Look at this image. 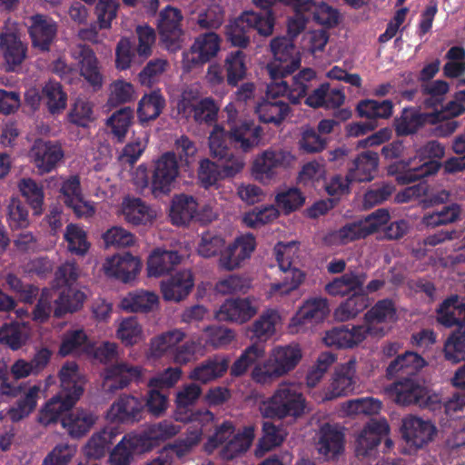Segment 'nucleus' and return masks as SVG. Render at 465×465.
<instances>
[{"mask_svg": "<svg viewBox=\"0 0 465 465\" xmlns=\"http://www.w3.org/2000/svg\"><path fill=\"white\" fill-rule=\"evenodd\" d=\"M19 190L33 209L34 214L40 215L43 213L45 198L43 187L33 179L27 178L20 181Z\"/></svg>", "mask_w": 465, "mask_h": 465, "instance_id": "nucleus-61", "label": "nucleus"}, {"mask_svg": "<svg viewBox=\"0 0 465 465\" xmlns=\"http://www.w3.org/2000/svg\"><path fill=\"white\" fill-rule=\"evenodd\" d=\"M379 164V155L372 151L359 154L349 167L347 178L350 181L363 183L374 178Z\"/></svg>", "mask_w": 465, "mask_h": 465, "instance_id": "nucleus-36", "label": "nucleus"}, {"mask_svg": "<svg viewBox=\"0 0 465 465\" xmlns=\"http://www.w3.org/2000/svg\"><path fill=\"white\" fill-rule=\"evenodd\" d=\"M229 142V130L221 124H214L209 135V149L211 155L215 159H223L231 152Z\"/></svg>", "mask_w": 465, "mask_h": 465, "instance_id": "nucleus-60", "label": "nucleus"}, {"mask_svg": "<svg viewBox=\"0 0 465 465\" xmlns=\"http://www.w3.org/2000/svg\"><path fill=\"white\" fill-rule=\"evenodd\" d=\"M143 368L126 362L111 364L104 370V380L112 391L123 390L132 382H139L142 379Z\"/></svg>", "mask_w": 465, "mask_h": 465, "instance_id": "nucleus-27", "label": "nucleus"}, {"mask_svg": "<svg viewBox=\"0 0 465 465\" xmlns=\"http://www.w3.org/2000/svg\"><path fill=\"white\" fill-rule=\"evenodd\" d=\"M370 304L369 297L365 293L364 286L361 291H357L342 302L335 310L334 315L338 321L346 322L355 318Z\"/></svg>", "mask_w": 465, "mask_h": 465, "instance_id": "nucleus-45", "label": "nucleus"}, {"mask_svg": "<svg viewBox=\"0 0 465 465\" xmlns=\"http://www.w3.org/2000/svg\"><path fill=\"white\" fill-rule=\"evenodd\" d=\"M141 268V260L132 255L130 252H124L123 255H114L108 258L104 264L106 276L119 280L124 283L134 280L140 272Z\"/></svg>", "mask_w": 465, "mask_h": 465, "instance_id": "nucleus-22", "label": "nucleus"}, {"mask_svg": "<svg viewBox=\"0 0 465 465\" xmlns=\"http://www.w3.org/2000/svg\"><path fill=\"white\" fill-rule=\"evenodd\" d=\"M273 61L268 64V71L272 81L284 80L301 65V55L293 41L286 36L274 37L270 44Z\"/></svg>", "mask_w": 465, "mask_h": 465, "instance_id": "nucleus-7", "label": "nucleus"}, {"mask_svg": "<svg viewBox=\"0 0 465 465\" xmlns=\"http://www.w3.org/2000/svg\"><path fill=\"white\" fill-rule=\"evenodd\" d=\"M367 334L368 330L363 325H352L351 328L342 325L328 331L323 337V341L327 346L352 348L361 343Z\"/></svg>", "mask_w": 465, "mask_h": 465, "instance_id": "nucleus-30", "label": "nucleus"}, {"mask_svg": "<svg viewBox=\"0 0 465 465\" xmlns=\"http://www.w3.org/2000/svg\"><path fill=\"white\" fill-rule=\"evenodd\" d=\"M256 313V308L249 298L227 299L215 312L219 322L243 323Z\"/></svg>", "mask_w": 465, "mask_h": 465, "instance_id": "nucleus-28", "label": "nucleus"}, {"mask_svg": "<svg viewBox=\"0 0 465 465\" xmlns=\"http://www.w3.org/2000/svg\"><path fill=\"white\" fill-rule=\"evenodd\" d=\"M425 365L426 361L420 355L406 351L390 362L386 369V376L391 379L399 373L405 374L406 376L413 375Z\"/></svg>", "mask_w": 465, "mask_h": 465, "instance_id": "nucleus-42", "label": "nucleus"}, {"mask_svg": "<svg viewBox=\"0 0 465 465\" xmlns=\"http://www.w3.org/2000/svg\"><path fill=\"white\" fill-rule=\"evenodd\" d=\"M61 391L58 394L76 402L84 392V381L76 362L67 361L59 371Z\"/></svg>", "mask_w": 465, "mask_h": 465, "instance_id": "nucleus-33", "label": "nucleus"}, {"mask_svg": "<svg viewBox=\"0 0 465 465\" xmlns=\"http://www.w3.org/2000/svg\"><path fill=\"white\" fill-rule=\"evenodd\" d=\"M181 262V255L177 251L156 249L148 258V275L159 277L168 273Z\"/></svg>", "mask_w": 465, "mask_h": 465, "instance_id": "nucleus-41", "label": "nucleus"}, {"mask_svg": "<svg viewBox=\"0 0 465 465\" xmlns=\"http://www.w3.org/2000/svg\"><path fill=\"white\" fill-rule=\"evenodd\" d=\"M255 247L256 241L251 233L236 238L227 248L223 249L219 258L220 267L227 271L239 268L243 261L251 257Z\"/></svg>", "mask_w": 465, "mask_h": 465, "instance_id": "nucleus-16", "label": "nucleus"}, {"mask_svg": "<svg viewBox=\"0 0 465 465\" xmlns=\"http://www.w3.org/2000/svg\"><path fill=\"white\" fill-rule=\"evenodd\" d=\"M223 67L226 74V84L232 87L238 86L246 77V54L241 50L229 52Z\"/></svg>", "mask_w": 465, "mask_h": 465, "instance_id": "nucleus-46", "label": "nucleus"}, {"mask_svg": "<svg viewBox=\"0 0 465 465\" xmlns=\"http://www.w3.org/2000/svg\"><path fill=\"white\" fill-rule=\"evenodd\" d=\"M177 108L180 114L186 118L192 117L198 124L210 126L217 122L219 106L211 97L195 103L183 99L178 103Z\"/></svg>", "mask_w": 465, "mask_h": 465, "instance_id": "nucleus-21", "label": "nucleus"}, {"mask_svg": "<svg viewBox=\"0 0 465 465\" xmlns=\"http://www.w3.org/2000/svg\"><path fill=\"white\" fill-rule=\"evenodd\" d=\"M92 346L87 334L84 330L67 331L62 339L59 354L63 357L70 354L86 351Z\"/></svg>", "mask_w": 465, "mask_h": 465, "instance_id": "nucleus-54", "label": "nucleus"}, {"mask_svg": "<svg viewBox=\"0 0 465 465\" xmlns=\"http://www.w3.org/2000/svg\"><path fill=\"white\" fill-rule=\"evenodd\" d=\"M182 371L180 368H167L163 372L149 379L148 391L143 400L144 411L154 418L163 416L169 406L168 391L180 380Z\"/></svg>", "mask_w": 465, "mask_h": 465, "instance_id": "nucleus-5", "label": "nucleus"}, {"mask_svg": "<svg viewBox=\"0 0 465 465\" xmlns=\"http://www.w3.org/2000/svg\"><path fill=\"white\" fill-rule=\"evenodd\" d=\"M27 48L19 35L10 30L0 34V54L6 64L7 71H15L26 56Z\"/></svg>", "mask_w": 465, "mask_h": 465, "instance_id": "nucleus-29", "label": "nucleus"}, {"mask_svg": "<svg viewBox=\"0 0 465 465\" xmlns=\"http://www.w3.org/2000/svg\"><path fill=\"white\" fill-rule=\"evenodd\" d=\"M165 105V100L159 90L144 94L138 104L137 114L141 122L156 119Z\"/></svg>", "mask_w": 465, "mask_h": 465, "instance_id": "nucleus-53", "label": "nucleus"}, {"mask_svg": "<svg viewBox=\"0 0 465 465\" xmlns=\"http://www.w3.org/2000/svg\"><path fill=\"white\" fill-rule=\"evenodd\" d=\"M393 108L394 104L389 99H364L358 103L356 110L360 117L378 123L379 119H389L392 115Z\"/></svg>", "mask_w": 465, "mask_h": 465, "instance_id": "nucleus-48", "label": "nucleus"}, {"mask_svg": "<svg viewBox=\"0 0 465 465\" xmlns=\"http://www.w3.org/2000/svg\"><path fill=\"white\" fill-rule=\"evenodd\" d=\"M28 33L35 48L42 52L50 51L51 45L56 38L58 25L45 15H35L30 17Z\"/></svg>", "mask_w": 465, "mask_h": 465, "instance_id": "nucleus-20", "label": "nucleus"}, {"mask_svg": "<svg viewBox=\"0 0 465 465\" xmlns=\"http://www.w3.org/2000/svg\"><path fill=\"white\" fill-rule=\"evenodd\" d=\"M402 437L406 442L415 449H421L433 440L437 434L436 426L415 416H408L402 420Z\"/></svg>", "mask_w": 465, "mask_h": 465, "instance_id": "nucleus-17", "label": "nucleus"}, {"mask_svg": "<svg viewBox=\"0 0 465 465\" xmlns=\"http://www.w3.org/2000/svg\"><path fill=\"white\" fill-rule=\"evenodd\" d=\"M141 440L142 436L129 438L124 436L110 454L109 460L111 465H130L133 450L136 449Z\"/></svg>", "mask_w": 465, "mask_h": 465, "instance_id": "nucleus-62", "label": "nucleus"}, {"mask_svg": "<svg viewBox=\"0 0 465 465\" xmlns=\"http://www.w3.org/2000/svg\"><path fill=\"white\" fill-rule=\"evenodd\" d=\"M444 154L445 147L440 143L435 140L429 141L420 149V155L428 159V161L418 168L411 169L398 175V182L402 184H409L423 177L435 174L441 167L440 160Z\"/></svg>", "mask_w": 465, "mask_h": 465, "instance_id": "nucleus-11", "label": "nucleus"}, {"mask_svg": "<svg viewBox=\"0 0 465 465\" xmlns=\"http://www.w3.org/2000/svg\"><path fill=\"white\" fill-rule=\"evenodd\" d=\"M225 112L231 146L243 153L252 151L260 144L262 128L253 120L238 118V112L232 104H228Z\"/></svg>", "mask_w": 465, "mask_h": 465, "instance_id": "nucleus-4", "label": "nucleus"}, {"mask_svg": "<svg viewBox=\"0 0 465 465\" xmlns=\"http://www.w3.org/2000/svg\"><path fill=\"white\" fill-rule=\"evenodd\" d=\"M396 403L407 406L423 405L427 398V390L417 380V373L400 377L387 389Z\"/></svg>", "mask_w": 465, "mask_h": 465, "instance_id": "nucleus-14", "label": "nucleus"}, {"mask_svg": "<svg viewBox=\"0 0 465 465\" xmlns=\"http://www.w3.org/2000/svg\"><path fill=\"white\" fill-rule=\"evenodd\" d=\"M41 98L53 115L61 114L67 104V94L56 81L50 80L44 85Z\"/></svg>", "mask_w": 465, "mask_h": 465, "instance_id": "nucleus-49", "label": "nucleus"}, {"mask_svg": "<svg viewBox=\"0 0 465 465\" xmlns=\"http://www.w3.org/2000/svg\"><path fill=\"white\" fill-rule=\"evenodd\" d=\"M437 322L447 328L465 324V299L452 294L443 300L437 309Z\"/></svg>", "mask_w": 465, "mask_h": 465, "instance_id": "nucleus-32", "label": "nucleus"}, {"mask_svg": "<svg viewBox=\"0 0 465 465\" xmlns=\"http://www.w3.org/2000/svg\"><path fill=\"white\" fill-rule=\"evenodd\" d=\"M444 358L456 364L465 361V324L451 331L444 342Z\"/></svg>", "mask_w": 465, "mask_h": 465, "instance_id": "nucleus-52", "label": "nucleus"}, {"mask_svg": "<svg viewBox=\"0 0 465 465\" xmlns=\"http://www.w3.org/2000/svg\"><path fill=\"white\" fill-rule=\"evenodd\" d=\"M329 313L328 302L326 299L315 298L307 301L297 312L296 318L300 323L320 322Z\"/></svg>", "mask_w": 465, "mask_h": 465, "instance_id": "nucleus-56", "label": "nucleus"}, {"mask_svg": "<svg viewBox=\"0 0 465 465\" xmlns=\"http://www.w3.org/2000/svg\"><path fill=\"white\" fill-rule=\"evenodd\" d=\"M71 399H67L60 394L50 399L39 411L37 420L44 426L56 423L64 416V413L69 411L75 404Z\"/></svg>", "mask_w": 465, "mask_h": 465, "instance_id": "nucleus-43", "label": "nucleus"}, {"mask_svg": "<svg viewBox=\"0 0 465 465\" xmlns=\"http://www.w3.org/2000/svg\"><path fill=\"white\" fill-rule=\"evenodd\" d=\"M397 319V310L394 302L391 299L385 298L379 300L364 314L368 334L371 336L382 337L386 334V330L380 327L381 323L393 322Z\"/></svg>", "mask_w": 465, "mask_h": 465, "instance_id": "nucleus-18", "label": "nucleus"}, {"mask_svg": "<svg viewBox=\"0 0 465 465\" xmlns=\"http://www.w3.org/2000/svg\"><path fill=\"white\" fill-rule=\"evenodd\" d=\"M112 433L107 430L94 433L84 446L85 456L94 460L104 457L112 445Z\"/></svg>", "mask_w": 465, "mask_h": 465, "instance_id": "nucleus-63", "label": "nucleus"}, {"mask_svg": "<svg viewBox=\"0 0 465 465\" xmlns=\"http://www.w3.org/2000/svg\"><path fill=\"white\" fill-rule=\"evenodd\" d=\"M295 157L285 150H266L253 161L252 173L255 180L269 183L276 175L278 168H287Z\"/></svg>", "mask_w": 465, "mask_h": 465, "instance_id": "nucleus-12", "label": "nucleus"}, {"mask_svg": "<svg viewBox=\"0 0 465 465\" xmlns=\"http://www.w3.org/2000/svg\"><path fill=\"white\" fill-rule=\"evenodd\" d=\"M202 389L195 383L185 385L176 394L174 419L183 423L197 422L203 426L214 418L213 412L208 410H192V406L198 400Z\"/></svg>", "mask_w": 465, "mask_h": 465, "instance_id": "nucleus-9", "label": "nucleus"}, {"mask_svg": "<svg viewBox=\"0 0 465 465\" xmlns=\"http://www.w3.org/2000/svg\"><path fill=\"white\" fill-rule=\"evenodd\" d=\"M77 61L80 74L94 91L102 88L104 76L101 73L98 59L93 49L86 45H78L73 52Z\"/></svg>", "mask_w": 465, "mask_h": 465, "instance_id": "nucleus-23", "label": "nucleus"}, {"mask_svg": "<svg viewBox=\"0 0 465 465\" xmlns=\"http://www.w3.org/2000/svg\"><path fill=\"white\" fill-rule=\"evenodd\" d=\"M317 450L326 459H334L344 450V434L330 424L320 430Z\"/></svg>", "mask_w": 465, "mask_h": 465, "instance_id": "nucleus-39", "label": "nucleus"}, {"mask_svg": "<svg viewBox=\"0 0 465 465\" xmlns=\"http://www.w3.org/2000/svg\"><path fill=\"white\" fill-rule=\"evenodd\" d=\"M264 355V349L259 344L248 346L230 368L232 377L243 375L247 370Z\"/></svg>", "mask_w": 465, "mask_h": 465, "instance_id": "nucleus-59", "label": "nucleus"}, {"mask_svg": "<svg viewBox=\"0 0 465 465\" xmlns=\"http://www.w3.org/2000/svg\"><path fill=\"white\" fill-rule=\"evenodd\" d=\"M194 286V279L190 270H182L162 281L161 292L165 301L181 302L186 298Z\"/></svg>", "mask_w": 465, "mask_h": 465, "instance_id": "nucleus-26", "label": "nucleus"}, {"mask_svg": "<svg viewBox=\"0 0 465 465\" xmlns=\"http://www.w3.org/2000/svg\"><path fill=\"white\" fill-rule=\"evenodd\" d=\"M95 420L96 416L92 411L77 409L65 414L61 424L71 438L80 439L89 432Z\"/></svg>", "mask_w": 465, "mask_h": 465, "instance_id": "nucleus-38", "label": "nucleus"}, {"mask_svg": "<svg viewBox=\"0 0 465 465\" xmlns=\"http://www.w3.org/2000/svg\"><path fill=\"white\" fill-rule=\"evenodd\" d=\"M252 30H256L262 36L272 35V19H262L253 11H244L226 26L225 35L232 45L246 48L250 44V34Z\"/></svg>", "mask_w": 465, "mask_h": 465, "instance_id": "nucleus-6", "label": "nucleus"}, {"mask_svg": "<svg viewBox=\"0 0 465 465\" xmlns=\"http://www.w3.org/2000/svg\"><path fill=\"white\" fill-rule=\"evenodd\" d=\"M301 358L302 351L298 345H287L274 349L271 361L284 375L296 367Z\"/></svg>", "mask_w": 465, "mask_h": 465, "instance_id": "nucleus-55", "label": "nucleus"}, {"mask_svg": "<svg viewBox=\"0 0 465 465\" xmlns=\"http://www.w3.org/2000/svg\"><path fill=\"white\" fill-rule=\"evenodd\" d=\"M170 218L175 225H186L196 220L202 222L196 199L188 194L174 195L170 208Z\"/></svg>", "mask_w": 465, "mask_h": 465, "instance_id": "nucleus-31", "label": "nucleus"}, {"mask_svg": "<svg viewBox=\"0 0 465 465\" xmlns=\"http://www.w3.org/2000/svg\"><path fill=\"white\" fill-rule=\"evenodd\" d=\"M390 427L385 419L371 420L362 429L355 444L356 457L366 463H371L378 456V446L389 434Z\"/></svg>", "mask_w": 465, "mask_h": 465, "instance_id": "nucleus-10", "label": "nucleus"}, {"mask_svg": "<svg viewBox=\"0 0 465 465\" xmlns=\"http://www.w3.org/2000/svg\"><path fill=\"white\" fill-rule=\"evenodd\" d=\"M441 113H420L413 107L404 108L399 117L394 119V129L398 136L416 134L427 123L435 124Z\"/></svg>", "mask_w": 465, "mask_h": 465, "instance_id": "nucleus-24", "label": "nucleus"}, {"mask_svg": "<svg viewBox=\"0 0 465 465\" xmlns=\"http://www.w3.org/2000/svg\"><path fill=\"white\" fill-rule=\"evenodd\" d=\"M144 411L143 400L133 395L124 394L110 408L114 420L121 422L138 421Z\"/></svg>", "mask_w": 465, "mask_h": 465, "instance_id": "nucleus-34", "label": "nucleus"}, {"mask_svg": "<svg viewBox=\"0 0 465 465\" xmlns=\"http://www.w3.org/2000/svg\"><path fill=\"white\" fill-rule=\"evenodd\" d=\"M315 77L316 73L313 69L304 68L292 76L291 84L285 80H272L267 85L265 98L255 109L260 121L265 124H280L291 111L289 104L281 97L286 96L292 104H301L307 94L308 83Z\"/></svg>", "mask_w": 465, "mask_h": 465, "instance_id": "nucleus-1", "label": "nucleus"}, {"mask_svg": "<svg viewBox=\"0 0 465 465\" xmlns=\"http://www.w3.org/2000/svg\"><path fill=\"white\" fill-rule=\"evenodd\" d=\"M124 220L133 225H146L156 217V213L149 204L137 197L127 196L122 203Z\"/></svg>", "mask_w": 465, "mask_h": 465, "instance_id": "nucleus-37", "label": "nucleus"}, {"mask_svg": "<svg viewBox=\"0 0 465 465\" xmlns=\"http://www.w3.org/2000/svg\"><path fill=\"white\" fill-rule=\"evenodd\" d=\"M278 319V313L272 310L260 315L250 328L252 340L256 339L259 341H268L275 332V325Z\"/></svg>", "mask_w": 465, "mask_h": 465, "instance_id": "nucleus-57", "label": "nucleus"}, {"mask_svg": "<svg viewBox=\"0 0 465 465\" xmlns=\"http://www.w3.org/2000/svg\"><path fill=\"white\" fill-rule=\"evenodd\" d=\"M183 15L177 8L167 6L160 13L158 30L164 47L173 53L183 45V32L181 27Z\"/></svg>", "mask_w": 465, "mask_h": 465, "instance_id": "nucleus-13", "label": "nucleus"}, {"mask_svg": "<svg viewBox=\"0 0 465 465\" xmlns=\"http://www.w3.org/2000/svg\"><path fill=\"white\" fill-rule=\"evenodd\" d=\"M252 439L253 430L250 427H245L242 431L237 432L236 435L223 445L220 451L221 458L225 460H232L245 453L251 447Z\"/></svg>", "mask_w": 465, "mask_h": 465, "instance_id": "nucleus-50", "label": "nucleus"}, {"mask_svg": "<svg viewBox=\"0 0 465 465\" xmlns=\"http://www.w3.org/2000/svg\"><path fill=\"white\" fill-rule=\"evenodd\" d=\"M158 297L153 292H139L130 293L125 297L122 305L123 308L130 312H148L157 303Z\"/></svg>", "mask_w": 465, "mask_h": 465, "instance_id": "nucleus-64", "label": "nucleus"}, {"mask_svg": "<svg viewBox=\"0 0 465 465\" xmlns=\"http://www.w3.org/2000/svg\"><path fill=\"white\" fill-rule=\"evenodd\" d=\"M221 49V38L213 32L200 34L190 48L183 52L182 64L184 72L202 67L217 56Z\"/></svg>", "mask_w": 465, "mask_h": 465, "instance_id": "nucleus-8", "label": "nucleus"}, {"mask_svg": "<svg viewBox=\"0 0 465 465\" xmlns=\"http://www.w3.org/2000/svg\"><path fill=\"white\" fill-rule=\"evenodd\" d=\"M184 338L185 333L179 329L165 331L152 339L151 354L156 358H161L164 355H171L173 358L175 349Z\"/></svg>", "mask_w": 465, "mask_h": 465, "instance_id": "nucleus-47", "label": "nucleus"}, {"mask_svg": "<svg viewBox=\"0 0 465 465\" xmlns=\"http://www.w3.org/2000/svg\"><path fill=\"white\" fill-rule=\"evenodd\" d=\"M134 118V111L129 106L115 111L107 120V126L117 142L123 143Z\"/></svg>", "mask_w": 465, "mask_h": 465, "instance_id": "nucleus-58", "label": "nucleus"}, {"mask_svg": "<svg viewBox=\"0 0 465 465\" xmlns=\"http://www.w3.org/2000/svg\"><path fill=\"white\" fill-rule=\"evenodd\" d=\"M179 175V163L174 152L163 153L153 163L151 181L149 182L146 168L140 165L136 173V183L142 188L151 185L154 197L168 194L174 187Z\"/></svg>", "mask_w": 465, "mask_h": 465, "instance_id": "nucleus-2", "label": "nucleus"}, {"mask_svg": "<svg viewBox=\"0 0 465 465\" xmlns=\"http://www.w3.org/2000/svg\"><path fill=\"white\" fill-rule=\"evenodd\" d=\"M288 246L278 242L274 247V253L280 270L283 272L281 282L272 283L271 291L281 294H289L292 291L299 288L305 279V273L298 268L292 267L289 257H285Z\"/></svg>", "mask_w": 465, "mask_h": 465, "instance_id": "nucleus-15", "label": "nucleus"}, {"mask_svg": "<svg viewBox=\"0 0 465 465\" xmlns=\"http://www.w3.org/2000/svg\"><path fill=\"white\" fill-rule=\"evenodd\" d=\"M85 300V294L72 288L62 291L57 299L54 301V316L62 318L68 312L78 311Z\"/></svg>", "mask_w": 465, "mask_h": 465, "instance_id": "nucleus-51", "label": "nucleus"}, {"mask_svg": "<svg viewBox=\"0 0 465 465\" xmlns=\"http://www.w3.org/2000/svg\"><path fill=\"white\" fill-rule=\"evenodd\" d=\"M355 361L352 360L339 366L332 375L331 382L324 389L322 400L332 401L352 392L355 387Z\"/></svg>", "mask_w": 465, "mask_h": 465, "instance_id": "nucleus-19", "label": "nucleus"}, {"mask_svg": "<svg viewBox=\"0 0 465 465\" xmlns=\"http://www.w3.org/2000/svg\"><path fill=\"white\" fill-rule=\"evenodd\" d=\"M260 410L265 418H298L304 413L305 399L293 384L282 383L273 394L262 403Z\"/></svg>", "mask_w": 465, "mask_h": 465, "instance_id": "nucleus-3", "label": "nucleus"}, {"mask_svg": "<svg viewBox=\"0 0 465 465\" xmlns=\"http://www.w3.org/2000/svg\"><path fill=\"white\" fill-rule=\"evenodd\" d=\"M366 279L367 274L365 272H348L328 282L324 291L333 297L349 296L357 291H361Z\"/></svg>", "mask_w": 465, "mask_h": 465, "instance_id": "nucleus-35", "label": "nucleus"}, {"mask_svg": "<svg viewBox=\"0 0 465 465\" xmlns=\"http://www.w3.org/2000/svg\"><path fill=\"white\" fill-rule=\"evenodd\" d=\"M31 155L38 173L44 174L52 172L57 166L64 157V151L56 143L36 140L32 147Z\"/></svg>", "mask_w": 465, "mask_h": 465, "instance_id": "nucleus-25", "label": "nucleus"}, {"mask_svg": "<svg viewBox=\"0 0 465 465\" xmlns=\"http://www.w3.org/2000/svg\"><path fill=\"white\" fill-rule=\"evenodd\" d=\"M420 91L424 96L423 104L426 108L434 109V113H441L442 117L446 111L443 105L444 96L449 91V84L444 80L430 81L420 84Z\"/></svg>", "mask_w": 465, "mask_h": 465, "instance_id": "nucleus-44", "label": "nucleus"}, {"mask_svg": "<svg viewBox=\"0 0 465 465\" xmlns=\"http://www.w3.org/2000/svg\"><path fill=\"white\" fill-rule=\"evenodd\" d=\"M228 368V359L221 356H214L197 365L190 373V378L202 383H207L223 376Z\"/></svg>", "mask_w": 465, "mask_h": 465, "instance_id": "nucleus-40", "label": "nucleus"}]
</instances>
